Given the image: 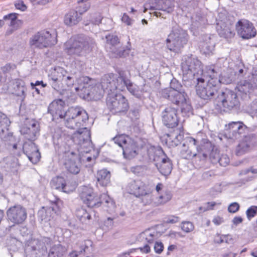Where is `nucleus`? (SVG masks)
I'll use <instances>...</instances> for the list:
<instances>
[{
	"instance_id": "obj_44",
	"label": "nucleus",
	"mask_w": 257,
	"mask_h": 257,
	"mask_svg": "<svg viewBox=\"0 0 257 257\" xmlns=\"http://www.w3.org/2000/svg\"><path fill=\"white\" fill-rule=\"evenodd\" d=\"M50 184L52 187L54 189L62 190L64 192H68L65 180L63 177H57L53 178Z\"/></svg>"
},
{
	"instance_id": "obj_6",
	"label": "nucleus",
	"mask_w": 257,
	"mask_h": 257,
	"mask_svg": "<svg viewBox=\"0 0 257 257\" xmlns=\"http://www.w3.org/2000/svg\"><path fill=\"white\" fill-rule=\"evenodd\" d=\"M148 155L150 161L155 162V166L162 175L167 176L171 173V161L161 148H150L148 150Z\"/></svg>"
},
{
	"instance_id": "obj_1",
	"label": "nucleus",
	"mask_w": 257,
	"mask_h": 257,
	"mask_svg": "<svg viewBox=\"0 0 257 257\" xmlns=\"http://www.w3.org/2000/svg\"><path fill=\"white\" fill-rule=\"evenodd\" d=\"M64 102L61 99H57L52 102L48 109L53 119L66 118L65 125L69 128H77L88 119L86 111L79 107H71L67 111L64 109Z\"/></svg>"
},
{
	"instance_id": "obj_32",
	"label": "nucleus",
	"mask_w": 257,
	"mask_h": 257,
	"mask_svg": "<svg viewBox=\"0 0 257 257\" xmlns=\"http://www.w3.org/2000/svg\"><path fill=\"white\" fill-rule=\"evenodd\" d=\"M2 166L7 171L17 172L20 169L18 159L14 156H9L4 158L1 162Z\"/></svg>"
},
{
	"instance_id": "obj_8",
	"label": "nucleus",
	"mask_w": 257,
	"mask_h": 257,
	"mask_svg": "<svg viewBox=\"0 0 257 257\" xmlns=\"http://www.w3.org/2000/svg\"><path fill=\"white\" fill-rule=\"evenodd\" d=\"M83 125L78 127V130L73 135L72 140L73 142L76 146L77 151L80 153H89L92 149V143L90 139V132L86 127L80 128Z\"/></svg>"
},
{
	"instance_id": "obj_9",
	"label": "nucleus",
	"mask_w": 257,
	"mask_h": 257,
	"mask_svg": "<svg viewBox=\"0 0 257 257\" xmlns=\"http://www.w3.org/2000/svg\"><path fill=\"white\" fill-rule=\"evenodd\" d=\"M55 34L53 35L49 31L38 32L30 38L29 45L33 48L43 49L56 44Z\"/></svg>"
},
{
	"instance_id": "obj_55",
	"label": "nucleus",
	"mask_w": 257,
	"mask_h": 257,
	"mask_svg": "<svg viewBox=\"0 0 257 257\" xmlns=\"http://www.w3.org/2000/svg\"><path fill=\"white\" fill-rule=\"evenodd\" d=\"M219 159V160H218V163L220 166L223 167L226 166L230 162L229 158L226 154H222L221 155H220Z\"/></svg>"
},
{
	"instance_id": "obj_39",
	"label": "nucleus",
	"mask_w": 257,
	"mask_h": 257,
	"mask_svg": "<svg viewBox=\"0 0 257 257\" xmlns=\"http://www.w3.org/2000/svg\"><path fill=\"white\" fill-rule=\"evenodd\" d=\"M81 20V17L75 10H71L66 14L64 17V23L69 26L77 24Z\"/></svg>"
},
{
	"instance_id": "obj_12",
	"label": "nucleus",
	"mask_w": 257,
	"mask_h": 257,
	"mask_svg": "<svg viewBox=\"0 0 257 257\" xmlns=\"http://www.w3.org/2000/svg\"><path fill=\"white\" fill-rule=\"evenodd\" d=\"M106 104L110 110L114 113L123 112L128 108L127 99L121 94L109 93L106 98Z\"/></svg>"
},
{
	"instance_id": "obj_13",
	"label": "nucleus",
	"mask_w": 257,
	"mask_h": 257,
	"mask_svg": "<svg viewBox=\"0 0 257 257\" xmlns=\"http://www.w3.org/2000/svg\"><path fill=\"white\" fill-rule=\"evenodd\" d=\"M237 34L243 39L254 38L256 35V30L253 24L246 19L239 20L235 25Z\"/></svg>"
},
{
	"instance_id": "obj_25",
	"label": "nucleus",
	"mask_w": 257,
	"mask_h": 257,
	"mask_svg": "<svg viewBox=\"0 0 257 257\" xmlns=\"http://www.w3.org/2000/svg\"><path fill=\"white\" fill-rule=\"evenodd\" d=\"M147 188V186L141 180H134L128 183L126 189L130 194L137 197H140L141 195L146 193Z\"/></svg>"
},
{
	"instance_id": "obj_41",
	"label": "nucleus",
	"mask_w": 257,
	"mask_h": 257,
	"mask_svg": "<svg viewBox=\"0 0 257 257\" xmlns=\"http://www.w3.org/2000/svg\"><path fill=\"white\" fill-rule=\"evenodd\" d=\"M110 173L106 169H102L97 172V180L101 186H106L110 182Z\"/></svg>"
},
{
	"instance_id": "obj_63",
	"label": "nucleus",
	"mask_w": 257,
	"mask_h": 257,
	"mask_svg": "<svg viewBox=\"0 0 257 257\" xmlns=\"http://www.w3.org/2000/svg\"><path fill=\"white\" fill-rule=\"evenodd\" d=\"M113 225V218L108 217L104 222V226L106 227V229L111 228Z\"/></svg>"
},
{
	"instance_id": "obj_53",
	"label": "nucleus",
	"mask_w": 257,
	"mask_h": 257,
	"mask_svg": "<svg viewBox=\"0 0 257 257\" xmlns=\"http://www.w3.org/2000/svg\"><path fill=\"white\" fill-rule=\"evenodd\" d=\"M181 229L186 232H190L192 231L194 226L193 224L190 221H183L181 225Z\"/></svg>"
},
{
	"instance_id": "obj_37",
	"label": "nucleus",
	"mask_w": 257,
	"mask_h": 257,
	"mask_svg": "<svg viewBox=\"0 0 257 257\" xmlns=\"http://www.w3.org/2000/svg\"><path fill=\"white\" fill-rule=\"evenodd\" d=\"M27 88L25 82L22 79H15L13 82V93L17 96L21 97L23 100L26 96Z\"/></svg>"
},
{
	"instance_id": "obj_29",
	"label": "nucleus",
	"mask_w": 257,
	"mask_h": 257,
	"mask_svg": "<svg viewBox=\"0 0 257 257\" xmlns=\"http://www.w3.org/2000/svg\"><path fill=\"white\" fill-rule=\"evenodd\" d=\"M39 124L35 120L31 121L27 126L23 127L21 134L26 135L29 140H33L39 135Z\"/></svg>"
},
{
	"instance_id": "obj_52",
	"label": "nucleus",
	"mask_w": 257,
	"mask_h": 257,
	"mask_svg": "<svg viewBox=\"0 0 257 257\" xmlns=\"http://www.w3.org/2000/svg\"><path fill=\"white\" fill-rule=\"evenodd\" d=\"M192 25L194 27L198 28L201 25H203L205 24V19L204 18L202 17L197 16L192 17Z\"/></svg>"
},
{
	"instance_id": "obj_28",
	"label": "nucleus",
	"mask_w": 257,
	"mask_h": 257,
	"mask_svg": "<svg viewBox=\"0 0 257 257\" xmlns=\"http://www.w3.org/2000/svg\"><path fill=\"white\" fill-rule=\"evenodd\" d=\"M235 73L232 68L226 67L221 72L218 79H215L214 83L217 85L219 83L224 84H230L235 80Z\"/></svg>"
},
{
	"instance_id": "obj_5",
	"label": "nucleus",
	"mask_w": 257,
	"mask_h": 257,
	"mask_svg": "<svg viewBox=\"0 0 257 257\" xmlns=\"http://www.w3.org/2000/svg\"><path fill=\"white\" fill-rule=\"evenodd\" d=\"M182 80L188 81L199 77L203 74V67L201 62L196 57L185 56L181 63Z\"/></svg>"
},
{
	"instance_id": "obj_62",
	"label": "nucleus",
	"mask_w": 257,
	"mask_h": 257,
	"mask_svg": "<svg viewBox=\"0 0 257 257\" xmlns=\"http://www.w3.org/2000/svg\"><path fill=\"white\" fill-rule=\"evenodd\" d=\"M154 248L156 253H161L163 250V244L161 242H156Z\"/></svg>"
},
{
	"instance_id": "obj_15",
	"label": "nucleus",
	"mask_w": 257,
	"mask_h": 257,
	"mask_svg": "<svg viewBox=\"0 0 257 257\" xmlns=\"http://www.w3.org/2000/svg\"><path fill=\"white\" fill-rule=\"evenodd\" d=\"M49 237H42L41 238H33L28 241L27 251H32L35 254L43 255L47 252V246L51 243Z\"/></svg>"
},
{
	"instance_id": "obj_47",
	"label": "nucleus",
	"mask_w": 257,
	"mask_h": 257,
	"mask_svg": "<svg viewBox=\"0 0 257 257\" xmlns=\"http://www.w3.org/2000/svg\"><path fill=\"white\" fill-rule=\"evenodd\" d=\"M3 19L6 21H9V25L14 29H17L21 22L20 21L17 19V14L15 13H11L5 16Z\"/></svg>"
},
{
	"instance_id": "obj_33",
	"label": "nucleus",
	"mask_w": 257,
	"mask_h": 257,
	"mask_svg": "<svg viewBox=\"0 0 257 257\" xmlns=\"http://www.w3.org/2000/svg\"><path fill=\"white\" fill-rule=\"evenodd\" d=\"M163 95L177 105H179L187 97V94L184 91L178 90H171L167 93H164Z\"/></svg>"
},
{
	"instance_id": "obj_3",
	"label": "nucleus",
	"mask_w": 257,
	"mask_h": 257,
	"mask_svg": "<svg viewBox=\"0 0 257 257\" xmlns=\"http://www.w3.org/2000/svg\"><path fill=\"white\" fill-rule=\"evenodd\" d=\"M56 135L53 138L54 143L59 146L58 151L63 155L64 164L66 170L71 174H77L80 171V153L70 150L69 146L63 143V137H60L56 140Z\"/></svg>"
},
{
	"instance_id": "obj_7",
	"label": "nucleus",
	"mask_w": 257,
	"mask_h": 257,
	"mask_svg": "<svg viewBox=\"0 0 257 257\" xmlns=\"http://www.w3.org/2000/svg\"><path fill=\"white\" fill-rule=\"evenodd\" d=\"M189 36L182 29L173 28L166 40L167 48L172 52L179 53L187 44Z\"/></svg>"
},
{
	"instance_id": "obj_4",
	"label": "nucleus",
	"mask_w": 257,
	"mask_h": 257,
	"mask_svg": "<svg viewBox=\"0 0 257 257\" xmlns=\"http://www.w3.org/2000/svg\"><path fill=\"white\" fill-rule=\"evenodd\" d=\"M95 45L94 40L87 36H74L64 45L65 52L70 55L81 56L92 50Z\"/></svg>"
},
{
	"instance_id": "obj_16",
	"label": "nucleus",
	"mask_w": 257,
	"mask_h": 257,
	"mask_svg": "<svg viewBox=\"0 0 257 257\" xmlns=\"http://www.w3.org/2000/svg\"><path fill=\"white\" fill-rule=\"evenodd\" d=\"M7 214L9 220L16 224L22 223L27 217L26 208L21 205L10 207L7 210Z\"/></svg>"
},
{
	"instance_id": "obj_56",
	"label": "nucleus",
	"mask_w": 257,
	"mask_h": 257,
	"mask_svg": "<svg viewBox=\"0 0 257 257\" xmlns=\"http://www.w3.org/2000/svg\"><path fill=\"white\" fill-rule=\"evenodd\" d=\"M247 218L250 220L251 218L254 217L257 214V206H252L249 207L246 211Z\"/></svg>"
},
{
	"instance_id": "obj_17",
	"label": "nucleus",
	"mask_w": 257,
	"mask_h": 257,
	"mask_svg": "<svg viewBox=\"0 0 257 257\" xmlns=\"http://www.w3.org/2000/svg\"><path fill=\"white\" fill-rule=\"evenodd\" d=\"M174 4L171 0H149L148 3L144 5V12L147 10L151 11L158 10L171 13L173 10Z\"/></svg>"
},
{
	"instance_id": "obj_58",
	"label": "nucleus",
	"mask_w": 257,
	"mask_h": 257,
	"mask_svg": "<svg viewBox=\"0 0 257 257\" xmlns=\"http://www.w3.org/2000/svg\"><path fill=\"white\" fill-rule=\"evenodd\" d=\"M121 21L127 26H132L134 21L133 19H131L126 13L123 14L121 17Z\"/></svg>"
},
{
	"instance_id": "obj_30",
	"label": "nucleus",
	"mask_w": 257,
	"mask_h": 257,
	"mask_svg": "<svg viewBox=\"0 0 257 257\" xmlns=\"http://www.w3.org/2000/svg\"><path fill=\"white\" fill-rule=\"evenodd\" d=\"M215 43L210 36L205 35L202 37L199 43L200 51L204 54H209L214 50Z\"/></svg>"
},
{
	"instance_id": "obj_61",
	"label": "nucleus",
	"mask_w": 257,
	"mask_h": 257,
	"mask_svg": "<svg viewBox=\"0 0 257 257\" xmlns=\"http://www.w3.org/2000/svg\"><path fill=\"white\" fill-rule=\"evenodd\" d=\"M196 148L197 149V156L196 157L199 158L200 160L206 159L208 157V153L203 152L202 149L199 150L198 147H196Z\"/></svg>"
},
{
	"instance_id": "obj_21",
	"label": "nucleus",
	"mask_w": 257,
	"mask_h": 257,
	"mask_svg": "<svg viewBox=\"0 0 257 257\" xmlns=\"http://www.w3.org/2000/svg\"><path fill=\"white\" fill-rule=\"evenodd\" d=\"M256 140L255 136L253 135L244 137L236 146L235 154L240 156L248 152L251 148L256 145Z\"/></svg>"
},
{
	"instance_id": "obj_22",
	"label": "nucleus",
	"mask_w": 257,
	"mask_h": 257,
	"mask_svg": "<svg viewBox=\"0 0 257 257\" xmlns=\"http://www.w3.org/2000/svg\"><path fill=\"white\" fill-rule=\"evenodd\" d=\"M155 238V232L150 229H147L141 232L137 238L138 241L144 244L143 246L139 248L140 251L145 253L150 252L151 250L150 244L154 242Z\"/></svg>"
},
{
	"instance_id": "obj_60",
	"label": "nucleus",
	"mask_w": 257,
	"mask_h": 257,
	"mask_svg": "<svg viewBox=\"0 0 257 257\" xmlns=\"http://www.w3.org/2000/svg\"><path fill=\"white\" fill-rule=\"evenodd\" d=\"M131 171L134 174L137 175H140L143 172L144 168L142 166H136L131 167Z\"/></svg>"
},
{
	"instance_id": "obj_11",
	"label": "nucleus",
	"mask_w": 257,
	"mask_h": 257,
	"mask_svg": "<svg viewBox=\"0 0 257 257\" xmlns=\"http://www.w3.org/2000/svg\"><path fill=\"white\" fill-rule=\"evenodd\" d=\"M196 85L197 94L203 99H210L215 96L218 93V86L216 83L207 81L205 83L202 77H197Z\"/></svg>"
},
{
	"instance_id": "obj_26",
	"label": "nucleus",
	"mask_w": 257,
	"mask_h": 257,
	"mask_svg": "<svg viewBox=\"0 0 257 257\" xmlns=\"http://www.w3.org/2000/svg\"><path fill=\"white\" fill-rule=\"evenodd\" d=\"M216 30L221 37L230 38L234 35L232 25L228 21L218 22Z\"/></svg>"
},
{
	"instance_id": "obj_10",
	"label": "nucleus",
	"mask_w": 257,
	"mask_h": 257,
	"mask_svg": "<svg viewBox=\"0 0 257 257\" xmlns=\"http://www.w3.org/2000/svg\"><path fill=\"white\" fill-rule=\"evenodd\" d=\"M216 102L217 105L222 107L224 111L237 108L239 104L236 94L229 89H225L219 93Z\"/></svg>"
},
{
	"instance_id": "obj_36",
	"label": "nucleus",
	"mask_w": 257,
	"mask_h": 257,
	"mask_svg": "<svg viewBox=\"0 0 257 257\" xmlns=\"http://www.w3.org/2000/svg\"><path fill=\"white\" fill-rule=\"evenodd\" d=\"M219 68L214 65L207 66L205 67L204 70H203V74L201 76L203 77H209L210 79L208 81H212L214 83L215 79H218L219 75Z\"/></svg>"
},
{
	"instance_id": "obj_54",
	"label": "nucleus",
	"mask_w": 257,
	"mask_h": 257,
	"mask_svg": "<svg viewBox=\"0 0 257 257\" xmlns=\"http://www.w3.org/2000/svg\"><path fill=\"white\" fill-rule=\"evenodd\" d=\"M16 65L14 63H7L1 67V70L5 73H10L16 69Z\"/></svg>"
},
{
	"instance_id": "obj_31",
	"label": "nucleus",
	"mask_w": 257,
	"mask_h": 257,
	"mask_svg": "<svg viewBox=\"0 0 257 257\" xmlns=\"http://www.w3.org/2000/svg\"><path fill=\"white\" fill-rule=\"evenodd\" d=\"M128 142L123 147V155L127 159L135 158L138 154V146L135 141L128 140Z\"/></svg>"
},
{
	"instance_id": "obj_14",
	"label": "nucleus",
	"mask_w": 257,
	"mask_h": 257,
	"mask_svg": "<svg viewBox=\"0 0 257 257\" xmlns=\"http://www.w3.org/2000/svg\"><path fill=\"white\" fill-rule=\"evenodd\" d=\"M107 51L113 57H121L124 56L125 50L116 36L109 35L106 36Z\"/></svg>"
},
{
	"instance_id": "obj_59",
	"label": "nucleus",
	"mask_w": 257,
	"mask_h": 257,
	"mask_svg": "<svg viewBox=\"0 0 257 257\" xmlns=\"http://www.w3.org/2000/svg\"><path fill=\"white\" fill-rule=\"evenodd\" d=\"M239 204L236 202H233L229 205L228 211L230 213H235L239 210Z\"/></svg>"
},
{
	"instance_id": "obj_20",
	"label": "nucleus",
	"mask_w": 257,
	"mask_h": 257,
	"mask_svg": "<svg viewBox=\"0 0 257 257\" xmlns=\"http://www.w3.org/2000/svg\"><path fill=\"white\" fill-rule=\"evenodd\" d=\"M162 117L164 124L168 127L173 128L178 124L177 110L172 106H167L162 111Z\"/></svg>"
},
{
	"instance_id": "obj_23",
	"label": "nucleus",
	"mask_w": 257,
	"mask_h": 257,
	"mask_svg": "<svg viewBox=\"0 0 257 257\" xmlns=\"http://www.w3.org/2000/svg\"><path fill=\"white\" fill-rule=\"evenodd\" d=\"M64 74H66V70L62 67H57L53 70L48 76L49 84L56 91H60L63 88L60 83Z\"/></svg>"
},
{
	"instance_id": "obj_2",
	"label": "nucleus",
	"mask_w": 257,
	"mask_h": 257,
	"mask_svg": "<svg viewBox=\"0 0 257 257\" xmlns=\"http://www.w3.org/2000/svg\"><path fill=\"white\" fill-rule=\"evenodd\" d=\"M101 85L103 90L107 89L110 91L116 90L122 91L126 87L132 95L137 98H141V92L140 91L139 87L129 80H125L123 72H120L118 76L112 74L104 75L101 79Z\"/></svg>"
},
{
	"instance_id": "obj_43",
	"label": "nucleus",
	"mask_w": 257,
	"mask_h": 257,
	"mask_svg": "<svg viewBox=\"0 0 257 257\" xmlns=\"http://www.w3.org/2000/svg\"><path fill=\"white\" fill-rule=\"evenodd\" d=\"M171 198L172 194L170 191H163V193L158 194V195L155 197L154 206L163 205L169 201Z\"/></svg>"
},
{
	"instance_id": "obj_19",
	"label": "nucleus",
	"mask_w": 257,
	"mask_h": 257,
	"mask_svg": "<svg viewBox=\"0 0 257 257\" xmlns=\"http://www.w3.org/2000/svg\"><path fill=\"white\" fill-rule=\"evenodd\" d=\"M11 122L5 114L0 112V138L8 144L14 141L13 133L9 130V127Z\"/></svg>"
},
{
	"instance_id": "obj_46",
	"label": "nucleus",
	"mask_w": 257,
	"mask_h": 257,
	"mask_svg": "<svg viewBox=\"0 0 257 257\" xmlns=\"http://www.w3.org/2000/svg\"><path fill=\"white\" fill-rule=\"evenodd\" d=\"M64 252V248L61 244L55 245L51 248L48 257H62Z\"/></svg>"
},
{
	"instance_id": "obj_57",
	"label": "nucleus",
	"mask_w": 257,
	"mask_h": 257,
	"mask_svg": "<svg viewBox=\"0 0 257 257\" xmlns=\"http://www.w3.org/2000/svg\"><path fill=\"white\" fill-rule=\"evenodd\" d=\"M219 153L218 151L216 150H212L210 154V159L212 163L217 164L219 160Z\"/></svg>"
},
{
	"instance_id": "obj_49",
	"label": "nucleus",
	"mask_w": 257,
	"mask_h": 257,
	"mask_svg": "<svg viewBox=\"0 0 257 257\" xmlns=\"http://www.w3.org/2000/svg\"><path fill=\"white\" fill-rule=\"evenodd\" d=\"M179 106H180L182 113L185 115H188L191 112L192 107L187 97H186L185 100L181 102Z\"/></svg>"
},
{
	"instance_id": "obj_42",
	"label": "nucleus",
	"mask_w": 257,
	"mask_h": 257,
	"mask_svg": "<svg viewBox=\"0 0 257 257\" xmlns=\"http://www.w3.org/2000/svg\"><path fill=\"white\" fill-rule=\"evenodd\" d=\"M76 79V77L75 73H70L66 70V74H64L60 83L63 86L61 90L66 89V87H72Z\"/></svg>"
},
{
	"instance_id": "obj_51",
	"label": "nucleus",
	"mask_w": 257,
	"mask_h": 257,
	"mask_svg": "<svg viewBox=\"0 0 257 257\" xmlns=\"http://www.w3.org/2000/svg\"><path fill=\"white\" fill-rule=\"evenodd\" d=\"M181 87V85L179 82L176 79H173L170 82V87L165 89L163 92V94L164 93H167L168 91H170L171 90H180V88Z\"/></svg>"
},
{
	"instance_id": "obj_18",
	"label": "nucleus",
	"mask_w": 257,
	"mask_h": 257,
	"mask_svg": "<svg viewBox=\"0 0 257 257\" xmlns=\"http://www.w3.org/2000/svg\"><path fill=\"white\" fill-rule=\"evenodd\" d=\"M79 196L84 203L89 207H96L100 202L99 198L92 188L84 186L79 189Z\"/></svg>"
},
{
	"instance_id": "obj_45",
	"label": "nucleus",
	"mask_w": 257,
	"mask_h": 257,
	"mask_svg": "<svg viewBox=\"0 0 257 257\" xmlns=\"http://www.w3.org/2000/svg\"><path fill=\"white\" fill-rule=\"evenodd\" d=\"M76 215L82 222L87 223L91 218V214L83 208H79L76 211Z\"/></svg>"
},
{
	"instance_id": "obj_35",
	"label": "nucleus",
	"mask_w": 257,
	"mask_h": 257,
	"mask_svg": "<svg viewBox=\"0 0 257 257\" xmlns=\"http://www.w3.org/2000/svg\"><path fill=\"white\" fill-rule=\"evenodd\" d=\"M198 141L193 138L189 139V147H186L185 145H183V148L181 150V157L185 159H190L192 158L197 156V153L195 152H193L192 149V147L196 148Z\"/></svg>"
},
{
	"instance_id": "obj_38",
	"label": "nucleus",
	"mask_w": 257,
	"mask_h": 257,
	"mask_svg": "<svg viewBox=\"0 0 257 257\" xmlns=\"http://www.w3.org/2000/svg\"><path fill=\"white\" fill-rule=\"evenodd\" d=\"M100 202L96 207H98L101 204L106 207V210L109 213L112 212L114 210L115 205L113 200L107 194H102L99 198Z\"/></svg>"
},
{
	"instance_id": "obj_40",
	"label": "nucleus",
	"mask_w": 257,
	"mask_h": 257,
	"mask_svg": "<svg viewBox=\"0 0 257 257\" xmlns=\"http://www.w3.org/2000/svg\"><path fill=\"white\" fill-rule=\"evenodd\" d=\"M236 88L240 92L246 94L252 91L254 87L251 81L247 80H242L238 82Z\"/></svg>"
},
{
	"instance_id": "obj_48",
	"label": "nucleus",
	"mask_w": 257,
	"mask_h": 257,
	"mask_svg": "<svg viewBox=\"0 0 257 257\" xmlns=\"http://www.w3.org/2000/svg\"><path fill=\"white\" fill-rule=\"evenodd\" d=\"M146 194L141 195L142 202L145 205H154V197L147 188L146 189Z\"/></svg>"
},
{
	"instance_id": "obj_50",
	"label": "nucleus",
	"mask_w": 257,
	"mask_h": 257,
	"mask_svg": "<svg viewBox=\"0 0 257 257\" xmlns=\"http://www.w3.org/2000/svg\"><path fill=\"white\" fill-rule=\"evenodd\" d=\"M112 139L115 144L123 149V147L128 142V140H130L131 138L127 136L120 135L114 137Z\"/></svg>"
},
{
	"instance_id": "obj_34",
	"label": "nucleus",
	"mask_w": 257,
	"mask_h": 257,
	"mask_svg": "<svg viewBox=\"0 0 257 257\" xmlns=\"http://www.w3.org/2000/svg\"><path fill=\"white\" fill-rule=\"evenodd\" d=\"M245 125L240 121H233L228 123L229 138L232 139L238 138L243 133Z\"/></svg>"
},
{
	"instance_id": "obj_27",
	"label": "nucleus",
	"mask_w": 257,
	"mask_h": 257,
	"mask_svg": "<svg viewBox=\"0 0 257 257\" xmlns=\"http://www.w3.org/2000/svg\"><path fill=\"white\" fill-rule=\"evenodd\" d=\"M92 242L90 240H84L79 242L74 246L75 250L69 253L70 257H77L81 254L90 252L91 250Z\"/></svg>"
},
{
	"instance_id": "obj_64",
	"label": "nucleus",
	"mask_w": 257,
	"mask_h": 257,
	"mask_svg": "<svg viewBox=\"0 0 257 257\" xmlns=\"http://www.w3.org/2000/svg\"><path fill=\"white\" fill-rule=\"evenodd\" d=\"M251 83L254 85V87H257V68L255 69L252 73L251 79L250 80Z\"/></svg>"
},
{
	"instance_id": "obj_24",
	"label": "nucleus",
	"mask_w": 257,
	"mask_h": 257,
	"mask_svg": "<svg viewBox=\"0 0 257 257\" xmlns=\"http://www.w3.org/2000/svg\"><path fill=\"white\" fill-rule=\"evenodd\" d=\"M23 149L24 153L32 163L36 164L40 161V153L35 143L31 141L25 142L23 145Z\"/></svg>"
}]
</instances>
